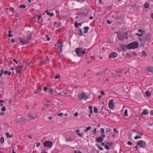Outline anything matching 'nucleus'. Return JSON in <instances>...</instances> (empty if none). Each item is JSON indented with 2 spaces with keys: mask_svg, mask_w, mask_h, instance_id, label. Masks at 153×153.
<instances>
[{
  "mask_svg": "<svg viewBox=\"0 0 153 153\" xmlns=\"http://www.w3.org/2000/svg\"><path fill=\"white\" fill-rule=\"evenodd\" d=\"M19 40L20 42L23 44L28 43L29 41L22 38H20L19 39Z\"/></svg>",
  "mask_w": 153,
  "mask_h": 153,
  "instance_id": "nucleus-10",
  "label": "nucleus"
},
{
  "mask_svg": "<svg viewBox=\"0 0 153 153\" xmlns=\"http://www.w3.org/2000/svg\"><path fill=\"white\" fill-rule=\"evenodd\" d=\"M4 102V101L3 100H0V106H2L3 105V103Z\"/></svg>",
  "mask_w": 153,
  "mask_h": 153,
  "instance_id": "nucleus-35",
  "label": "nucleus"
},
{
  "mask_svg": "<svg viewBox=\"0 0 153 153\" xmlns=\"http://www.w3.org/2000/svg\"><path fill=\"white\" fill-rule=\"evenodd\" d=\"M45 63H48L49 62V58L48 56H46L45 57Z\"/></svg>",
  "mask_w": 153,
  "mask_h": 153,
  "instance_id": "nucleus-19",
  "label": "nucleus"
},
{
  "mask_svg": "<svg viewBox=\"0 0 153 153\" xmlns=\"http://www.w3.org/2000/svg\"><path fill=\"white\" fill-rule=\"evenodd\" d=\"M102 136L103 138H104L105 137V135L104 133H102Z\"/></svg>",
  "mask_w": 153,
  "mask_h": 153,
  "instance_id": "nucleus-59",
  "label": "nucleus"
},
{
  "mask_svg": "<svg viewBox=\"0 0 153 153\" xmlns=\"http://www.w3.org/2000/svg\"><path fill=\"white\" fill-rule=\"evenodd\" d=\"M60 77V74H58L55 76V79H58Z\"/></svg>",
  "mask_w": 153,
  "mask_h": 153,
  "instance_id": "nucleus-37",
  "label": "nucleus"
},
{
  "mask_svg": "<svg viewBox=\"0 0 153 153\" xmlns=\"http://www.w3.org/2000/svg\"><path fill=\"white\" fill-rule=\"evenodd\" d=\"M27 117L31 120H34L36 119L37 117V115L35 113L31 114H27Z\"/></svg>",
  "mask_w": 153,
  "mask_h": 153,
  "instance_id": "nucleus-7",
  "label": "nucleus"
},
{
  "mask_svg": "<svg viewBox=\"0 0 153 153\" xmlns=\"http://www.w3.org/2000/svg\"><path fill=\"white\" fill-rule=\"evenodd\" d=\"M142 114L143 115L148 114L149 112L145 109L142 112Z\"/></svg>",
  "mask_w": 153,
  "mask_h": 153,
  "instance_id": "nucleus-28",
  "label": "nucleus"
},
{
  "mask_svg": "<svg viewBox=\"0 0 153 153\" xmlns=\"http://www.w3.org/2000/svg\"><path fill=\"white\" fill-rule=\"evenodd\" d=\"M23 66L22 65H18L16 68V73L19 74L23 70Z\"/></svg>",
  "mask_w": 153,
  "mask_h": 153,
  "instance_id": "nucleus-8",
  "label": "nucleus"
},
{
  "mask_svg": "<svg viewBox=\"0 0 153 153\" xmlns=\"http://www.w3.org/2000/svg\"><path fill=\"white\" fill-rule=\"evenodd\" d=\"M44 145L45 147L51 148L53 146V143L52 141L47 140L44 142Z\"/></svg>",
  "mask_w": 153,
  "mask_h": 153,
  "instance_id": "nucleus-6",
  "label": "nucleus"
},
{
  "mask_svg": "<svg viewBox=\"0 0 153 153\" xmlns=\"http://www.w3.org/2000/svg\"><path fill=\"white\" fill-rule=\"evenodd\" d=\"M3 73V69H2L0 71V77L1 76Z\"/></svg>",
  "mask_w": 153,
  "mask_h": 153,
  "instance_id": "nucleus-49",
  "label": "nucleus"
},
{
  "mask_svg": "<svg viewBox=\"0 0 153 153\" xmlns=\"http://www.w3.org/2000/svg\"><path fill=\"white\" fill-rule=\"evenodd\" d=\"M108 106L109 108L112 109H113L114 106V100L113 99H111L108 104Z\"/></svg>",
  "mask_w": 153,
  "mask_h": 153,
  "instance_id": "nucleus-9",
  "label": "nucleus"
},
{
  "mask_svg": "<svg viewBox=\"0 0 153 153\" xmlns=\"http://www.w3.org/2000/svg\"><path fill=\"white\" fill-rule=\"evenodd\" d=\"M97 147L99 148V149L101 150H103V148L99 145H97Z\"/></svg>",
  "mask_w": 153,
  "mask_h": 153,
  "instance_id": "nucleus-39",
  "label": "nucleus"
},
{
  "mask_svg": "<svg viewBox=\"0 0 153 153\" xmlns=\"http://www.w3.org/2000/svg\"><path fill=\"white\" fill-rule=\"evenodd\" d=\"M45 12L47 13L48 15H50L51 14V13L49 12L48 10H46L45 11Z\"/></svg>",
  "mask_w": 153,
  "mask_h": 153,
  "instance_id": "nucleus-42",
  "label": "nucleus"
},
{
  "mask_svg": "<svg viewBox=\"0 0 153 153\" xmlns=\"http://www.w3.org/2000/svg\"><path fill=\"white\" fill-rule=\"evenodd\" d=\"M142 54L143 56H146V53L144 51H143L142 52Z\"/></svg>",
  "mask_w": 153,
  "mask_h": 153,
  "instance_id": "nucleus-40",
  "label": "nucleus"
},
{
  "mask_svg": "<svg viewBox=\"0 0 153 153\" xmlns=\"http://www.w3.org/2000/svg\"><path fill=\"white\" fill-rule=\"evenodd\" d=\"M78 112H76V113H75V114H74V116L75 117H76L78 116Z\"/></svg>",
  "mask_w": 153,
  "mask_h": 153,
  "instance_id": "nucleus-60",
  "label": "nucleus"
},
{
  "mask_svg": "<svg viewBox=\"0 0 153 153\" xmlns=\"http://www.w3.org/2000/svg\"><path fill=\"white\" fill-rule=\"evenodd\" d=\"M88 108L90 110L92 109V107L91 106H90L88 107Z\"/></svg>",
  "mask_w": 153,
  "mask_h": 153,
  "instance_id": "nucleus-57",
  "label": "nucleus"
},
{
  "mask_svg": "<svg viewBox=\"0 0 153 153\" xmlns=\"http://www.w3.org/2000/svg\"><path fill=\"white\" fill-rule=\"evenodd\" d=\"M146 70L148 71L153 72V67H148Z\"/></svg>",
  "mask_w": 153,
  "mask_h": 153,
  "instance_id": "nucleus-21",
  "label": "nucleus"
},
{
  "mask_svg": "<svg viewBox=\"0 0 153 153\" xmlns=\"http://www.w3.org/2000/svg\"><path fill=\"white\" fill-rule=\"evenodd\" d=\"M78 100H86L88 98V97L85 92L79 94L78 96Z\"/></svg>",
  "mask_w": 153,
  "mask_h": 153,
  "instance_id": "nucleus-4",
  "label": "nucleus"
},
{
  "mask_svg": "<svg viewBox=\"0 0 153 153\" xmlns=\"http://www.w3.org/2000/svg\"><path fill=\"white\" fill-rule=\"evenodd\" d=\"M74 153H82L79 151H77V150H75L74 151Z\"/></svg>",
  "mask_w": 153,
  "mask_h": 153,
  "instance_id": "nucleus-46",
  "label": "nucleus"
},
{
  "mask_svg": "<svg viewBox=\"0 0 153 153\" xmlns=\"http://www.w3.org/2000/svg\"><path fill=\"white\" fill-rule=\"evenodd\" d=\"M66 141L67 142H71L72 141V140L70 139L69 138H67L66 139Z\"/></svg>",
  "mask_w": 153,
  "mask_h": 153,
  "instance_id": "nucleus-54",
  "label": "nucleus"
},
{
  "mask_svg": "<svg viewBox=\"0 0 153 153\" xmlns=\"http://www.w3.org/2000/svg\"><path fill=\"white\" fill-rule=\"evenodd\" d=\"M127 144L128 145H131L132 144V143L130 141H128L127 142Z\"/></svg>",
  "mask_w": 153,
  "mask_h": 153,
  "instance_id": "nucleus-58",
  "label": "nucleus"
},
{
  "mask_svg": "<svg viewBox=\"0 0 153 153\" xmlns=\"http://www.w3.org/2000/svg\"><path fill=\"white\" fill-rule=\"evenodd\" d=\"M79 130H76V133H77L78 135L79 136L81 137H82V134H81L79 133Z\"/></svg>",
  "mask_w": 153,
  "mask_h": 153,
  "instance_id": "nucleus-27",
  "label": "nucleus"
},
{
  "mask_svg": "<svg viewBox=\"0 0 153 153\" xmlns=\"http://www.w3.org/2000/svg\"><path fill=\"white\" fill-rule=\"evenodd\" d=\"M117 56V53H111L109 56V58H115Z\"/></svg>",
  "mask_w": 153,
  "mask_h": 153,
  "instance_id": "nucleus-14",
  "label": "nucleus"
},
{
  "mask_svg": "<svg viewBox=\"0 0 153 153\" xmlns=\"http://www.w3.org/2000/svg\"><path fill=\"white\" fill-rule=\"evenodd\" d=\"M4 142V138L3 137H1L0 139V143H3Z\"/></svg>",
  "mask_w": 153,
  "mask_h": 153,
  "instance_id": "nucleus-26",
  "label": "nucleus"
},
{
  "mask_svg": "<svg viewBox=\"0 0 153 153\" xmlns=\"http://www.w3.org/2000/svg\"><path fill=\"white\" fill-rule=\"evenodd\" d=\"M113 131L114 132H116V133H118V131L117 130V129L115 128H114V129H113Z\"/></svg>",
  "mask_w": 153,
  "mask_h": 153,
  "instance_id": "nucleus-45",
  "label": "nucleus"
},
{
  "mask_svg": "<svg viewBox=\"0 0 153 153\" xmlns=\"http://www.w3.org/2000/svg\"><path fill=\"white\" fill-rule=\"evenodd\" d=\"M137 31L138 32H140L141 33H136L135 34V35L139 37L142 36L143 35V30L141 29H139Z\"/></svg>",
  "mask_w": 153,
  "mask_h": 153,
  "instance_id": "nucleus-12",
  "label": "nucleus"
},
{
  "mask_svg": "<svg viewBox=\"0 0 153 153\" xmlns=\"http://www.w3.org/2000/svg\"><path fill=\"white\" fill-rule=\"evenodd\" d=\"M42 90V88L40 87H39L36 89L35 91H34V93L35 94H38Z\"/></svg>",
  "mask_w": 153,
  "mask_h": 153,
  "instance_id": "nucleus-15",
  "label": "nucleus"
},
{
  "mask_svg": "<svg viewBox=\"0 0 153 153\" xmlns=\"http://www.w3.org/2000/svg\"><path fill=\"white\" fill-rule=\"evenodd\" d=\"M145 94L147 97H149L151 94V93L149 91H147L146 92Z\"/></svg>",
  "mask_w": 153,
  "mask_h": 153,
  "instance_id": "nucleus-24",
  "label": "nucleus"
},
{
  "mask_svg": "<svg viewBox=\"0 0 153 153\" xmlns=\"http://www.w3.org/2000/svg\"><path fill=\"white\" fill-rule=\"evenodd\" d=\"M38 19L39 20L41 18V16L40 15H39L37 16Z\"/></svg>",
  "mask_w": 153,
  "mask_h": 153,
  "instance_id": "nucleus-56",
  "label": "nucleus"
},
{
  "mask_svg": "<svg viewBox=\"0 0 153 153\" xmlns=\"http://www.w3.org/2000/svg\"><path fill=\"white\" fill-rule=\"evenodd\" d=\"M40 145V143L39 142H38L36 145V146L37 147H38Z\"/></svg>",
  "mask_w": 153,
  "mask_h": 153,
  "instance_id": "nucleus-53",
  "label": "nucleus"
},
{
  "mask_svg": "<svg viewBox=\"0 0 153 153\" xmlns=\"http://www.w3.org/2000/svg\"><path fill=\"white\" fill-rule=\"evenodd\" d=\"M101 133H105L104 129L103 128H100Z\"/></svg>",
  "mask_w": 153,
  "mask_h": 153,
  "instance_id": "nucleus-38",
  "label": "nucleus"
},
{
  "mask_svg": "<svg viewBox=\"0 0 153 153\" xmlns=\"http://www.w3.org/2000/svg\"><path fill=\"white\" fill-rule=\"evenodd\" d=\"M136 145L140 148H145L146 146V143L145 141L141 140L136 143Z\"/></svg>",
  "mask_w": 153,
  "mask_h": 153,
  "instance_id": "nucleus-5",
  "label": "nucleus"
},
{
  "mask_svg": "<svg viewBox=\"0 0 153 153\" xmlns=\"http://www.w3.org/2000/svg\"><path fill=\"white\" fill-rule=\"evenodd\" d=\"M115 33L117 34V37L119 40L122 41L127 38V35L126 33L123 34H120L118 32H115Z\"/></svg>",
  "mask_w": 153,
  "mask_h": 153,
  "instance_id": "nucleus-3",
  "label": "nucleus"
},
{
  "mask_svg": "<svg viewBox=\"0 0 153 153\" xmlns=\"http://www.w3.org/2000/svg\"><path fill=\"white\" fill-rule=\"evenodd\" d=\"M48 89V88L47 87H45L44 89L43 90L45 91H46Z\"/></svg>",
  "mask_w": 153,
  "mask_h": 153,
  "instance_id": "nucleus-50",
  "label": "nucleus"
},
{
  "mask_svg": "<svg viewBox=\"0 0 153 153\" xmlns=\"http://www.w3.org/2000/svg\"><path fill=\"white\" fill-rule=\"evenodd\" d=\"M91 127L90 126H89L88 127H86L85 129L84 130V132L85 133H86L87 131L91 130Z\"/></svg>",
  "mask_w": 153,
  "mask_h": 153,
  "instance_id": "nucleus-22",
  "label": "nucleus"
},
{
  "mask_svg": "<svg viewBox=\"0 0 153 153\" xmlns=\"http://www.w3.org/2000/svg\"><path fill=\"white\" fill-rule=\"evenodd\" d=\"M150 114L152 115H153V110H152L150 112Z\"/></svg>",
  "mask_w": 153,
  "mask_h": 153,
  "instance_id": "nucleus-64",
  "label": "nucleus"
},
{
  "mask_svg": "<svg viewBox=\"0 0 153 153\" xmlns=\"http://www.w3.org/2000/svg\"><path fill=\"white\" fill-rule=\"evenodd\" d=\"M103 79L104 80L107 81H108L109 80L110 78H104Z\"/></svg>",
  "mask_w": 153,
  "mask_h": 153,
  "instance_id": "nucleus-51",
  "label": "nucleus"
},
{
  "mask_svg": "<svg viewBox=\"0 0 153 153\" xmlns=\"http://www.w3.org/2000/svg\"><path fill=\"white\" fill-rule=\"evenodd\" d=\"M77 14L81 16H82L83 15L86 16L87 15V14H83V11L82 10H79L78 11L77 13Z\"/></svg>",
  "mask_w": 153,
  "mask_h": 153,
  "instance_id": "nucleus-13",
  "label": "nucleus"
},
{
  "mask_svg": "<svg viewBox=\"0 0 153 153\" xmlns=\"http://www.w3.org/2000/svg\"><path fill=\"white\" fill-rule=\"evenodd\" d=\"M137 133L138 135H142L143 134V133L142 132H139V131H137Z\"/></svg>",
  "mask_w": 153,
  "mask_h": 153,
  "instance_id": "nucleus-44",
  "label": "nucleus"
},
{
  "mask_svg": "<svg viewBox=\"0 0 153 153\" xmlns=\"http://www.w3.org/2000/svg\"><path fill=\"white\" fill-rule=\"evenodd\" d=\"M31 39V36H28L27 40H28L29 41V40Z\"/></svg>",
  "mask_w": 153,
  "mask_h": 153,
  "instance_id": "nucleus-48",
  "label": "nucleus"
},
{
  "mask_svg": "<svg viewBox=\"0 0 153 153\" xmlns=\"http://www.w3.org/2000/svg\"><path fill=\"white\" fill-rule=\"evenodd\" d=\"M107 143L108 144V145H109L110 146L112 145L113 144L112 143L107 142Z\"/></svg>",
  "mask_w": 153,
  "mask_h": 153,
  "instance_id": "nucleus-63",
  "label": "nucleus"
},
{
  "mask_svg": "<svg viewBox=\"0 0 153 153\" xmlns=\"http://www.w3.org/2000/svg\"><path fill=\"white\" fill-rule=\"evenodd\" d=\"M63 45L62 44V43H59V44L58 46V47L59 48L60 51V52H62V48L63 47Z\"/></svg>",
  "mask_w": 153,
  "mask_h": 153,
  "instance_id": "nucleus-17",
  "label": "nucleus"
},
{
  "mask_svg": "<svg viewBox=\"0 0 153 153\" xmlns=\"http://www.w3.org/2000/svg\"><path fill=\"white\" fill-rule=\"evenodd\" d=\"M149 6V4L148 2H146L144 4V7L146 8H148Z\"/></svg>",
  "mask_w": 153,
  "mask_h": 153,
  "instance_id": "nucleus-23",
  "label": "nucleus"
},
{
  "mask_svg": "<svg viewBox=\"0 0 153 153\" xmlns=\"http://www.w3.org/2000/svg\"><path fill=\"white\" fill-rule=\"evenodd\" d=\"M63 115V113H60L58 114V115L59 116H62Z\"/></svg>",
  "mask_w": 153,
  "mask_h": 153,
  "instance_id": "nucleus-61",
  "label": "nucleus"
},
{
  "mask_svg": "<svg viewBox=\"0 0 153 153\" xmlns=\"http://www.w3.org/2000/svg\"><path fill=\"white\" fill-rule=\"evenodd\" d=\"M4 73L5 74H7L8 75V76L10 75L11 74V72H9V71H5L4 72Z\"/></svg>",
  "mask_w": 153,
  "mask_h": 153,
  "instance_id": "nucleus-25",
  "label": "nucleus"
},
{
  "mask_svg": "<svg viewBox=\"0 0 153 153\" xmlns=\"http://www.w3.org/2000/svg\"><path fill=\"white\" fill-rule=\"evenodd\" d=\"M6 108L5 106H3L1 108V111H4L6 110Z\"/></svg>",
  "mask_w": 153,
  "mask_h": 153,
  "instance_id": "nucleus-43",
  "label": "nucleus"
},
{
  "mask_svg": "<svg viewBox=\"0 0 153 153\" xmlns=\"http://www.w3.org/2000/svg\"><path fill=\"white\" fill-rule=\"evenodd\" d=\"M75 25L76 27L78 28V25L80 26L81 25V24L80 23H77L76 22L74 24Z\"/></svg>",
  "mask_w": 153,
  "mask_h": 153,
  "instance_id": "nucleus-31",
  "label": "nucleus"
},
{
  "mask_svg": "<svg viewBox=\"0 0 153 153\" xmlns=\"http://www.w3.org/2000/svg\"><path fill=\"white\" fill-rule=\"evenodd\" d=\"M94 112L95 113H97L98 112V110H97V108L95 107H94Z\"/></svg>",
  "mask_w": 153,
  "mask_h": 153,
  "instance_id": "nucleus-36",
  "label": "nucleus"
},
{
  "mask_svg": "<svg viewBox=\"0 0 153 153\" xmlns=\"http://www.w3.org/2000/svg\"><path fill=\"white\" fill-rule=\"evenodd\" d=\"M105 149H107V150H108L109 149V146L107 145H105Z\"/></svg>",
  "mask_w": 153,
  "mask_h": 153,
  "instance_id": "nucleus-41",
  "label": "nucleus"
},
{
  "mask_svg": "<svg viewBox=\"0 0 153 153\" xmlns=\"http://www.w3.org/2000/svg\"><path fill=\"white\" fill-rule=\"evenodd\" d=\"M10 10L11 12H13L14 11V8L12 7H10Z\"/></svg>",
  "mask_w": 153,
  "mask_h": 153,
  "instance_id": "nucleus-47",
  "label": "nucleus"
},
{
  "mask_svg": "<svg viewBox=\"0 0 153 153\" xmlns=\"http://www.w3.org/2000/svg\"><path fill=\"white\" fill-rule=\"evenodd\" d=\"M13 61L14 62H16L17 64L18 63V61L15 59H13Z\"/></svg>",
  "mask_w": 153,
  "mask_h": 153,
  "instance_id": "nucleus-55",
  "label": "nucleus"
},
{
  "mask_svg": "<svg viewBox=\"0 0 153 153\" xmlns=\"http://www.w3.org/2000/svg\"><path fill=\"white\" fill-rule=\"evenodd\" d=\"M46 37H47V40H48V41H49L50 40V39L49 37H48V35H46Z\"/></svg>",
  "mask_w": 153,
  "mask_h": 153,
  "instance_id": "nucleus-62",
  "label": "nucleus"
},
{
  "mask_svg": "<svg viewBox=\"0 0 153 153\" xmlns=\"http://www.w3.org/2000/svg\"><path fill=\"white\" fill-rule=\"evenodd\" d=\"M8 32L9 33V34H8V36L9 37H10L12 36V35L11 34V33H12V31L11 30H9L8 31Z\"/></svg>",
  "mask_w": 153,
  "mask_h": 153,
  "instance_id": "nucleus-30",
  "label": "nucleus"
},
{
  "mask_svg": "<svg viewBox=\"0 0 153 153\" xmlns=\"http://www.w3.org/2000/svg\"><path fill=\"white\" fill-rule=\"evenodd\" d=\"M77 55L79 56H81L82 55L84 54L85 51V50H83L81 48H78L76 49L75 51Z\"/></svg>",
  "mask_w": 153,
  "mask_h": 153,
  "instance_id": "nucleus-2",
  "label": "nucleus"
},
{
  "mask_svg": "<svg viewBox=\"0 0 153 153\" xmlns=\"http://www.w3.org/2000/svg\"><path fill=\"white\" fill-rule=\"evenodd\" d=\"M5 135L6 136L7 138H12L13 137V135L11 134L10 135H9V132H7L5 133Z\"/></svg>",
  "mask_w": 153,
  "mask_h": 153,
  "instance_id": "nucleus-20",
  "label": "nucleus"
},
{
  "mask_svg": "<svg viewBox=\"0 0 153 153\" xmlns=\"http://www.w3.org/2000/svg\"><path fill=\"white\" fill-rule=\"evenodd\" d=\"M41 153H48V152L44 150H42L41 152Z\"/></svg>",
  "mask_w": 153,
  "mask_h": 153,
  "instance_id": "nucleus-52",
  "label": "nucleus"
},
{
  "mask_svg": "<svg viewBox=\"0 0 153 153\" xmlns=\"http://www.w3.org/2000/svg\"><path fill=\"white\" fill-rule=\"evenodd\" d=\"M103 139L101 137L97 138L96 139V141L99 143L102 142L103 141Z\"/></svg>",
  "mask_w": 153,
  "mask_h": 153,
  "instance_id": "nucleus-16",
  "label": "nucleus"
},
{
  "mask_svg": "<svg viewBox=\"0 0 153 153\" xmlns=\"http://www.w3.org/2000/svg\"><path fill=\"white\" fill-rule=\"evenodd\" d=\"M67 90L66 88H65L62 91H61L60 92L58 93V94L63 96H65L67 94Z\"/></svg>",
  "mask_w": 153,
  "mask_h": 153,
  "instance_id": "nucleus-11",
  "label": "nucleus"
},
{
  "mask_svg": "<svg viewBox=\"0 0 153 153\" xmlns=\"http://www.w3.org/2000/svg\"><path fill=\"white\" fill-rule=\"evenodd\" d=\"M139 46V44L137 42H134L130 43L127 45L126 48L128 49H135L137 48Z\"/></svg>",
  "mask_w": 153,
  "mask_h": 153,
  "instance_id": "nucleus-1",
  "label": "nucleus"
},
{
  "mask_svg": "<svg viewBox=\"0 0 153 153\" xmlns=\"http://www.w3.org/2000/svg\"><path fill=\"white\" fill-rule=\"evenodd\" d=\"M26 6L24 4H22L19 7L21 8H23L24 9L25 8Z\"/></svg>",
  "mask_w": 153,
  "mask_h": 153,
  "instance_id": "nucleus-34",
  "label": "nucleus"
},
{
  "mask_svg": "<svg viewBox=\"0 0 153 153\" xmlns=\"http://www.w3.org/2000/svg\"><path fill=\"white\" fill-rule=\"evenodd\" d=\"M89 29V28L88 26L85 27L84 28V33H88V30Z\"/></svg>",
  "mask_w": 153,
  "mask_h": 153,
  "instance_id": "nucleus-18",
  "label": "nucleus"
},
{
  "mask_svg": "<svg viewBox=\"0 0 153 153\" xmlns=\"http://www.w3.org/2000/svg\"><path fill=\"white\" fill-rule=\"evenodd\" d=\"M124 115L126 116H128V111L126 109L125 110L124 112Z\"/></svg>",
  "mask_w": 153,
  "mask_h": 153,
  "instance_id": "nucleus-29",
  "label": "nucleus"
},
{
  "mask_svg": "<svg viewBox=\"0 0 153 153\" xmlns=\"http://www.w3.org/2000/svg\"><path fill=\"white\" fill-rule=\"evenodd\" d=\"M53 91V89L52 88H50L48 89V92L50 93H52Z\"/></svg>",
  "mask_w": 153,
  "mask_h": 153,
  "instance_id": "nucleus-32",
  "label": "nucleus"
},
{
  "mask_svg": "<svg viewBox=\"0 0 153 153\" xmlns=\"http://www.w3.org/2000/svg\"><path fill=\"white\" fill-rule=\"evenodd\" d=\"M141 138V136H136L134 137L135 140H137L138 139H140Z\"/></svg>",
  "mask_w": 153,
  "mask_h": 153,
  "instance_id": "nucleus-33",
  "label": "nucleus"
}]
</instances>
